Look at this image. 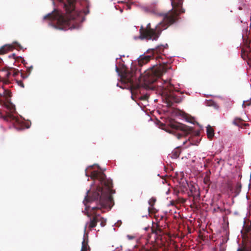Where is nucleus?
<instances>
[{
    "label": "nucleus",
    "instance_id": "a211bd4d",
    "mask_svg": "<svg viewBox=\"0 0 251 251\" xmlns=\"http://www.w3.org/2000/svg\"><path fill=\"white\" fill-rule=\"evenodd\" d=\"M11 92L7 89H5L3 86L0 87V97H4L6 99L11 97Z\"/></svg>",
    "mask_w": 251,
    "mask_h": 251
},
{
    "label": "nucleus",
    "instance_id": "7ed1b4c3",
    "mask_svg": "<svg viewBox=\"0 0 251 251\" xmlns=\"http://www.w3.org/2000/svg\"><path fill=\"white\" fill-rule=\"evenodd\" d=\"M91 177L93 180H98L105 187L103 196L100 198V203L97 206L93 207V210L101 209L109 206L113 201L111 194L115 193L112 189L113 187L112 181L111 179H107L105 175L98 171H94L91 173Z\"/></svg>",
    "mask_w": 251,
    "mask_h": 251
},
{
    "label": "nucleus",
    "instance_id": "c756f323",
    "mask_svg": "<svg viewBox=\"0 0 251 251\" xmlns=\"http://www.w3.org/2000/svg\"><path fill=\"white\" fill-rule=\"evenodd\" d=\"M20 75H21V76L22 77V78H23V79H25L26 78L28 75H29L27 74H24V73H20Z\"/></svg>",
    "mask_w": 251,
    "mask_h": 251
},
{
    "label": "nucleus",
    "instance_id": "c9c22d12",
    "mask_svg": "<svg viewBox=\"0 0 251 251\" xmlns=\"http://www.w3.org/2000/svg\"><path fill=\"white\" fill-rule=\"evenodd\" d=\"M187 141L185 140L183 142V144L184 145L186 143Z\"/></svg>",
    "mask_w": 251,
    "mask_h": 251
},
{
    "label": "nucleus",
    "instance_id": "5701e85b",
    "mask_svg": "<svg viewBox=\"0 0 251 251\" xmlns=\"http://www.w3.org/2000/svg\"><path fill=\"white\" fill-rule=\"evenodd\" d=\"M190 191L191 193L190 196L195 194L196 193L199 192L198 191L197 188L196 186H194L193 185H191V186L190 187Z\"/></svg>",
    "mask_w": 251,
    "mask_h": 251
},
{
    "label": "nucleus",
    "instance_id": "9b49d317",
    "mask_svg": "<svg viewBox=\"0 0 251 251\" xmlns=\"http://www.w3.org/2000/svg\"><path fill=\"white\" fill-rule=\"evenodd\" d=\"M133 75L134 74L133 72L127 70H125L123 73H122L121 78L124 82L132 84L133 83Z\"/></svg>",
    "mask_w": 251,
    "mask_h": 251
},
{
    "label": "nucleus",
    "instance_id": "7c9ffc66",
    "mask_svg": "<svg viewBox=\"0 0 251 251\" xmlns=\"http://www.w3.org/2000/svg\"><path fill=\"white\" fill-rule=\"evenodd\" d=\"M251 104V102L249 101H244L242 104L243 107H245L246 106H249Z\"/></svg>",
    "mask_w": 251,
    "mask_h": 251
},
{
    "label": "nucleus",
    "instance_id": "dca6fc26",
    "mask_svg": "<svg viewBox=\"0 0 251 251\" xmlns=\"http://www.w3.org/2000/svg\"><path fill=\"white\" fill-rule=\"evenodd\" d=\"M4 120L7 121L12 122L13 123L16 125L20 124V122L11 113H7L6 116H3Z\"/></svg>",
    "mask_w": 251,
    "mask_h": 251
},
{
    "label": "nucleus",
    "instance_id": "f704fd0d",
    "mask_svg": "<svg viewBox=\"0 0 251 251\" xmlns=\"http://www.w3.org/2000/svg\"><path fill=\"white\" fill-rule=\"evenodd\" d=\"M127 237L129 239H133V236H130V235H127Z\"/></svg>",
    "mask_w": 251,
    "mask_h": 251
},
{
    "label": "nucleus",
    "instance_id": "f8f14e48",
    "mask_svg": "<svg viewBox=\"0 0 251 251\" xmlns=\"http://www.w3.org/2000/svg\"><path fill=\"white\" fill-rule=\"evenodd\" d=\"M12 75V72L9 69L0 70V81L4 84H8L10 82L9 77Z\"/></svg>",
    "mask_w": 251,
    "mask_h": 251
},
{
    "label": "nucleus",
    "instance_id": "aec40b11",
    "mask_svg": "<svg viewBox=\"0 0 251 251\" xmlns=\"http://www.w3.org/2000/svg\"><path fill=\"white\" fill-rule=\"evenodd\" d=\"M141 251H157V248L155 244H147L141 249Z\"/></svg>",
    "mask_w": 251,
    "mask_h": 251
},
{
    "label": "nucleus",
    "instance_id": "39448f33",
    "mask_svg": "<svg viewBox=\"0 0 251 251\" xmlns=\"http://www.w3.org/2000/svg\"><path fill=\"white\" fill-rule=\"evenodd\" d=\"M170 69H171V66L170 64L163 63L144 70V81L145 83L147 84L153 83Z\"/></svg>",
    "mask_w": 251,
    "mask_h": 251
},
{
    "label": "nucleus",
    "instance_id": "58836bf2",
    "mask_svg": "<svg viewBox=\"0 0 251 251\" xmlns=\"http://www.w3.org/2000/svg\"><path fill=\"white\" fill-rule=\"evenodd\" d=\"M15 54L14 53H13V54L12 55V56H13V57H14V56H15Z\"/></svg>",
    "mask_w": 251,
    "mask_h": 251
},
{
    "label": "nucleus",
    "instance_id": "2eb2a0df",
    "mask_svg": "<svg viewBox=\"0 0 251 251\" xmlns=\"http://www.w3.org/2000/svg\"><path fill=\"white\" fill-rule=\"evenodd\" d=\"M15 44L16 45L15 47H18L21 49L22 48L21 45L18 44L17 43H15ZM15 47L12 45H4L0 48V54H5L9 51L12 50Z\"/></svg>",
    "mask_w": 251,
    "mask_h": 251
},
{
    "label": "nucleus",
    "instance_id": "4468645a",
    "mask_svg": "<svg viewBox=\"0 0 251 251\" xmlns=\"http://www.w3.org/2000/svg\"><path fill=\"white\" fill-rule=\"evenodd\" d=\"M164 50V47L163 45L158 46L155 49H153L149 51V53L151 54L152 55V58H155L158 59L161 57L160 54H161Z\"/></svg>",
    "mask_w": 251,
    "mask_h": 251
},
{
    "label": "nucleus",
    "instance_id": "ddd939ff",
    "mask_svg": "<svg viewBox=\"0 0 251 251\" xmlns=\"http://www.w3.org/2000/svg\"><path fill=\"white\" fill-rule=\"evenodd\" d=\"M244 231L243 240L248 242L251 246V220L247 225L244 226Z\"/></svg>",
    "mask_w": 251,
    "mask_h": 251
},
{
    "label": "nucleus",
    "instance_id": "a878e982",
    "mask_svg": "<svg viewBox=\"0 0 251 251\" xmlns=\"http://www.w3.org/2000/svg\"><path fill=\"white\" fill-rule=\"evenodd\" d=\"M193 197V201L194 202L196 201L199 200L200 197V193L199 192L196 193L195 194L191 195Z\"/></svg>",
    "mask_w": 251,
    "mask_h": 251
},
{
    "label": "nucleus",
    "instance_id": "423d86ee",
    "mask_svg": "<svg viewBox=\"0 0 251 251\" xmlns=\"http://www.w3.org/2000/svg\"><path fill=\"white\" fill-rule=\"evenodd\" d=\"M95 181L97 180H94ZM98 181V180H97ZM101 186L99 185L97 186V189L94 191L91 197H89L88 195L85 198V200L83 201L85 205L86 206L85 210H88V208H90V206H87V203L94 201L95 200H99V204L100 203V198L103 196L104 192L105 190L104 186L102 185L100 182L98 180Z\"/></svg>",
    "mask_w": 251,
    "mask_h": 251
},
{
    "label": "nucleus",
    "instance_id": "412c9836",
    "mask_svg": "<svg viewBox=\"0 0 251 251\" xmlns=\"http://www.w3.org/2000/svg\"><path fill=\"white\" fill-rule=\"evenodd\" d=\"M90 248L88 244V239L84 238L82 242L81 251H90Z\"/></svg>",
    "mask_w": 251,
    "mask_h": 251
},
{
    "label": "nucleus",
    "instance_id": "4be33fe9",
    "mask_svg": "<svg viewBox=\"0 0 251 251\" xmlns=\"http://www.w3.org/2000/svg\"><path fill=\"white\" fill-rule=\"evenodd\" d=\"M206 132L208 138L210 140L212 139L214 135V131L213 128L210 126H208L206 128Z\"/></svg>",
    "mask_w": 251,
    "mask_h": 251
},
{
    "label": "nucleus",
    "instance_id": "bb28decb",
    "mask_svg": "<svg viewBox=\"0 0 251 251\" xmlns=\"http://www.w3.org/2000/svg\"><path fill=\"white\" fill-rule=\"evenodd\" d=\"M210 177L208 176H206L204 179H203V182L205 184H207V185H210Z\"/></svg>",
    "mask_w": 251,
    "mask_h": 251
},
{
    "label": "nucleus",
    "instance_id": "cd10ccee",
    "mask_svg": "<svg viewBox=\"0 0 251 251\" xmlns=\"http://www.w3.org/2000/svg\"><path fill=\"white\" fill-rule=\"evenodd\" d=\"M156 202V199L154 198H151L149 201V204L150 205L151 207H152L154 204H155Z\"/></svg>",
    "mask_w": 251,
    "mask_h": 251
},
{
    "label": "nucleus",
    "instance_id": "e433bc0d",
    "mask_svg": "<svg viewBox=\"0 0 251 251\" xmlns=\"http://www.w3.org/2000/svg\"><path fill=\"white\" fill-rule=\"evenodd\" d=\"M237 186L238 187V188H240L241 187V185L240 184H238L237 185Z\"/></svg>",
    "mask_w": 251,
    "mask_h": 251
},
{
    "label": "nucleus",
    "instance_id": "f257e3e1",
    "mask_svg": "<svg viewBox=\"0 0 251 251\" xmlns=\"http://www.w3.org/2000/svg\"><path fill=\"white\" fill-rule=\"evenodd\" d=\"M170 0L172 9L168 12L159 13L156 9L151 11L153 14L162 17L163 21L158 23L155 28L151 27V23L148 24L145 27L142 25L139 29V39L157 40L162 31L175 23L178 20L179 14L185 12V10L182 8L183 0Z\"/></svg>",
    "mask_w": 251,
    "mask_h": 251
},
{
    "label": "nucleus",
    "instance_id": "20e7f679",
    "mask_svg": "<svg viewBox=\"0 0 251 251\" xmlns=\"http://www.w3.org/2000/svg\"><path fill=\"white\" fill-rule=\"evenodd\" d=\"M169 126L170 128L166 131L175 135L178 139L183 137V134L185 136L190 135L188 140L192 145H197L199 143L200 132L199 130H194L193 127L176 122H171Z\"/></svg>",
    "mask_w": 251,
    "mask_h": 251
},
{
    "label": "nucleus",
    "instance_id": "ea45409f",
    "mask_svg": "<svg viewBox=\"0 0 251 251\" xmlns=\"http://www.w3.org/2000/svg\"><path fill=\"white\" fill-rule=\"evenodd\" d=\"M2 62V59L0 58V63Z\"/></svg>",
    "mask_w": 251,
    "mask_h": 251
},
{
    "label": "nucleus",
    "instance_id": "473e14b6",
    "mask_svg": "<svg viewBox=\"0 0 251 251\" xmlns=\"http://www.w3.org/2000/svg\"><path fill=\"white\" fill-rule=\"evenodd\" d=\"M173 153L175 158L178 157L179 155V153H177L176 151H174Z\"/></svg>",
    "mask_w": 251,
    "mask_h": 251
},
{
    "label": "nucleus",
    "instance_id": "72a5a7b5",
    "mask_svg": "<svg viewBox=\"0 0 251 251\" xmlns=\"http://www.w3.org/2000/svg\"><path fill=\"white\" fill-rule=\"evenodd\" d=\"M32 69H33L32 66H30V67H29L27 69V73L28 74V75H30Z\"/></svg>",
    "mask_w": 251,
    "mask_h": 251
},
{
    "label": "nucleus",
    "instance_id": "b1692460",
    "mask_svg": "<svg viewBox=\"0 0 251 251\" xmlns=\"http://www.w3.org/2000/svg\"><path fill=\"white\" fill-rule=\"evenodd\" d=\"M9 71L12 72V75L14 77L16 76L20 73L18 70L12 68H10Z\"/></svg>",
    "mask_w": 251,
    "mask_h": 251
},
{
    "label": "nucleus",
    "instance_id": "a19ab883",
    "mask_svg": "<svg viewBox=\"0 0 251 251\" xmlns=\"http://www.w3.org/2000/svg\"><path fill=\"white\" fill-rule=\"evenodd\" d=\"M116 70H118V68L117 67H116Z\"/></svg>",
    "mask_w": 251,
    "mask_h": 251
},
{
    "label": "nucleus",
    "instance_id": "1a4fd4ad",
    "mask_svg": "<svg viewBox=\"0 0 251 251\" xmlns=\"http://www.w3.org/2000/svg\"><path fill=\"white\" fill-rule=\"evenodd\" d=\"M95 210H96L93 209L92 207L91 214H89L87 212L85 213L88 217H90L91 215H92V217L90 218V221L87 222L85 225L84 227L85 231H86L87 227H88L90 230H91L92 228L96 227L97 225L98 222L99 221L100 214L97 213Z\"/></svg>",
    "mask_w": 251,
    "mask_h": 251
},
{
    "label": "nucleus",
    "instance_id": "c85d7f7f",
    "mask_svg": "<svg viewBox=\"0 0 251 251\" xmlns=\"http://www.w3.org/2000/svg\"><path fill=\"white\" fill-rule=\"evenodd\" d=\"M17 83L18 85L22 88H24L25 85L23 82L22 80H17Z\"/></svg>",
    "mask_w": 251,
    "mask_h": 251
},
{
    "label": "nucleus",
    "instance_id": "0eeeda50",
    "mask_svg": "<svg viewBox=\"0 0 251 251\" xmlns=\"http://www.w3.org/2000/svg\"><path fill=\"white\" fill-rule=\"evenodd\" d=\"M174 87L171 84H169L165 87L164 93L166 96L167 103L170 106L173 105L174 102L179 103L181 101L180 96H177L174 92Z\"/></svg>",
    "mask_w": 251,
    "mask_h": 251
},
{
    "label": "nucleus",
    "instance_id": "4c0bfd02",
    "mask_svg": "<svg viewBox=\"0 0 251 251\" xmlns=\"http://www.w3.org/2000/svg\"><path fill=\"white\" fill-rule=\"evenodd\" d=\"M151 207H149V208H148L149 211H151Z\"/></svg>",
    "mask_w": 251,
    "mask_h": 251
},
{
    "label": "nucleus",
    "instance_id": "f3484780",
    "mask_svg": "<svg viewBox=\"0 0 251 251\" xmlns=\"http://www.w3.org/2000/svg\"><path fill=\"white\" fill-rule=\"evenodd\" d=\"M151 58H152L151 54V55H145L143 57H141L138 61L139 66L140 67L143 66L144 65L148 63Z\"/></svg>",
    "mask_w": 251,
    "mask_h": 251
},
{
    "label": "nucleus",
    "instance_id": "9d476101",
    "mask_svg": "<svg viewBox=\"0 0 251 251\" xmlns=\"http://www.w3.org/2000/svg\"><path fill=\"white\" fill-rule=\"evenodd\" d=\"M251 36H250V32H248L247 29L243 30L242 34V40L243 46L249 50L248 54L250 55L251 58V48L250 47Z\"/></svg>",
    "mask_w": 251,
    "mask_h": 251
},
{
    "label": "nucleus",
    "instance_id": "393cba45",
    "mask_svg": "<svg viewBox=\"0 0 251 251\" xmlns=\"http://www.w3.org/2000/svg\"><path fill=\"white\" fill-rule=\"evenodd\" d=\"M100 222V225L102 227L106 225V221L103 217H100V215L99 221Z\"/></svg>",
    "mask_w": 251,
    "mask_h": 251
},
{
    "label": "nucleus",
    "instance_id": "2f4dec72",
    "mask_svg": "<svg viewBox=\"0 0 251 251\" xmlns=\"http://www.w3.org/2000/svg\"><path fill=\"white\" fill-rule=\"evenodd\" d=\"M237 251H250L249 249L246 247L240 248L237 250Z\"/></svg>",
    "mask_w": 251,
    "mask_h": 251
},
{
    "label": "nucleus",
    "instance_id": "6ab92c4d",
    "mask_svg": "<svg viewBox=\"0 0 251 251\" xmlns=\"http://www.w3.org/2000/svg\"><path fill=\"white\" fill-rule=\"evenodd\" d=\"M233 124L236 125L241 127L247 128V126H249L248 124H244L243 120L241 118H235L233 121Z\"/></svg>",
    "mask_w": 251,
    "mask_h": 251
},
{
    "label": "nucleus",
    "instance_id": "f03ea898",
    "mask_svg": "<svg viewBox=\"0 0 251 251\" xmlns=\"http://www.w3.org/2000/svg\"><path fill=\"white\" fill-rule=\"evenodd\" d=\"M63 2V7L66 11V15L59 12L55 14H49L44 17L45 19H50L55 21L57 28L60 29L78 28L80 17L75 8V0H59Z\"/></svg>",
    "mask_w": 251,
    "mask_h": 251
},
{
    "label": "nucleus",
    "instance_id": "6e6552de",
    "mask_svg": "<svg viewBox=\"0 0 251 251\" xmlns=\"http://www.w3.org/2000/svg\"><path fill=\"white\" fill-rule=\"evenodd\" d=\"M162 227V226H161L159 223L152 225L151 233L150 236V240L151 242H157L158 240L161 239L162 236L164 233Z\"/></svg>",
    "mask_w": 251,
    "mask_h": 251
},
{
    "label": "nucleus",
    "instance_id": "79ce46f5",
    "mask_svg": "<svg viewBox=\"0 0 251 251\" xmlns=\"http://www.w3.org/2000/svg\"><path fill=\"white\" fill-rule=\"evenodd\" d=\"M139 71H140V72L141 73V69H140V70H139Z\"/></svg>",
    "mask_w": 251,
    "mask_h": 251
}]
</instances>
